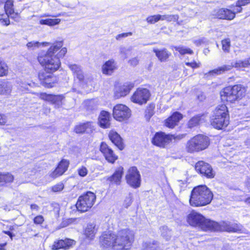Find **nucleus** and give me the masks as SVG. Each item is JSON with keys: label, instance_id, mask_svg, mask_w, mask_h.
<instances>
[{"label": "nucleus", "instance_id": "nucleus-1", "mask_svg": "<svg viewBox=\"0 0 250 250\" xmlns=\"http://www.w3.org/2000/svg\"><path fill=\"white\" fill-rule=\"evenodd\" d=\"M132 231L125 229L118 231L117 234L104 231L99 237V243L101 247L111 248L113 250H129L134 241Z\"/></svg>", "mask_w": 250, "mask_h": 250}, {"label": "nucleus", "instance_id": "nucleus-2", "mask_svg": "<svg viewBox=\"0 0 250 250\" xmlns=\"http://www.w3.org/2000/svg\"><path fill=\"white\" fill-rule=\"evenodd\" d=\"M62 42H58L51 45L45 54H40L38 57L39 63L44 67L45 71L53 73L61 66L60 58L63 57L67 52L65 47L62 48Z\"/></svg>", "mask_w": 250, "mask_h": 250}, {"label": "nucleus", "instance_id": "nucleus-3", "mask_svg": "<svg viewBox=\"0 0 250 250\" xmlns=\"http://www.w3.org/2000/svg\"><path fill=\"white\" fill-rule=\"evenodd\" d=\"M213 193L205 185L194 187L191 191L189 203L193 207H201L209 204L213 198Z\"/></svg>", "mask_w": 250, "mask_h": 250}, {"label": "nucleus", "instance_id": "nucleus-4", "mask_svg": "<svg viewBox=\"0 0 250 250\" xmlns=\"http://www.w3.org/2000/svg\"><path fill=\"white\" fill-rule=\"evenodd\" d=\"M187 220L190 226L204 231H217L220 229L218 223L207 219L196 212L193 211L189 213L187 216Z\"/></svg>", "mask_w": 250, "mask_h": 250}, {"label": "nucleus", "instance_id": "nucleus-5", "mask_svg": "<svg viewBox=\"0 0 250 250\" xmlns=\"http://www.w3.org/2000/svg\"><path fill=\"white\" fill-rule=\"evenodd\" d=\"M229 119L227 107L225 104H221L213 111L211 125L216 129H223L229 124Z\"/></svg>", "mask_w": 250, "mask_h": 250}, {"label": "nucleus", "instance_id": "nucleus-6", "mask_svg": "<svg viewBox=\"0 0 250 250\" xmlns=\"http://www.w3.org/2000/svg\"><path fill=\"white\" fill-rule=\"evenodd\" d=\"M246 92V89L244 86L237 84L225 87L221 92L220 95L222 100L233 103L244 97Z\"/></svg>", "mask_w": 250, "mask_h": 250}, {"label": "nucleus", "instance_id": "nucleus-7", "mask_svg": "<svg viewBox=\"0 0 250 250\" xmlns=\"http://www.w3.org/2000/svg\"><path fill=\"white\" fill-rule=\"evenodd\" d=\"M209 144V138L199 134L193 137L187 143L186 148L188 152H196L205 149Z\"/></svg>", "mask_w": 250, "mask_h": 250}, {"label": "nucleus", "instance_id": "nucleus-8", "mask_svg": "<svg viewBox=\"0 0 250 250\" xmlns=\"http://www.w3.org/2000/svg\"><path fill=\"white\" fill-rule=\"evenodd\" d=\"M96 199L95 194L88 191L79 197L76 204V208L81 212L87 211L93 206Z\"/></svg>", "mask_w": 250, "mask_h": 250}, {"label": "nucleus", "instance_id": "nucleus-9", "mask_svg": "<svg viewBox=\"0 0 250 250\" xmlns=\"http://www.w3.org/2000/svg\"><path fill=\"white\" fill-rule=\"evenodd\" d=\"M183 137V135L175 136L174 135L166 134L164 132H159L155 134L152 139V143L156 146L164 148L169 144L172 139L180 140Z\"/></svg>", "mask_w": 250, "mask_h": 250}, {"label": "nucleus", "instance_id": "nucleus-10", "mask_svg": "<svg viewBox=\"0 0 250 250\" xmlns=\"http://www.w3.org/2000/svg\"><path fill=\"white\" fill-rule=\"evenodd\" d=\"M247 64L246 59L242 60H238L235 61L234 62H231L229 64H225L220 67H219L216 69H214L209 72L210 75H220L226 71L230 70L233 67L236 68L247 67Z\"/></svg>", "mask_w": 250, "mask_h": 250}, {"label": "nucleus", "instance_id": "nucleus-11", "mask_svg": "<svg viewBox=\"0 0 250 250\" xmlns=\"http://www.w3.org/2000/svg\"><path fill=\"white\" fill-rule=\"evenodd\" d=\"M113 116L118 121H124L129 119L131 116V110L123 104L116 105L113 110Z\"/></svg>", "mask_w": 250, "mask_h": 250}, {"label": "nucleus", "instance_id": "nucleus-12", "mask_svg": "<svg viewBox=\"0 0 250 250\" xmlns=\"http://www.w3.org/2000/svg\"><path fill=\"white\" fill-rule=\"evenodd\" d=\"M127 183L134 188H137L141 184V175L135 167H131L125 176Z\"/></svg>", "mask_w": 250, "mask_h": 250}, {"label": "nucleus", "instance_id": "nucleus-13", "mask_svg": "<svg viewBox=\"0 0 250 250\" xmlns=\"http://www.w3.org/2000/svg\"><path fill=\"white\" fill-rule=\"evenodd\" d=\"M150 96L149 90L146 88H139L131 97L132 102L142 104L146 103Z\"/></svg>", "mask_w": 250, "mask_h": 250}, {"label": "nucleus", "instance_id": "nucleus-14", "mask_svg": "<svg viewBox=\"0 0 250 250\" xmlns=\"http://www.w3.org/2000/svg\"><path fill=\"white\" fill-rule=\"evenodd\" d=\"M76 242L74 240L69 238L56 240L50 246V248L52 250L60 249L68 250L73 248L76 245Z\"/></svg>", "mask_w": 250, "mask_h": 250}, {"label": "nucleus", "instance_id": "nucleus-15", "mask_svg": "<svg viewBox=\"0 0 250 250\" xmlns=\"http://www.w3.org/2000/svg\"><path fill=\"white\" fill-rule=\"evenodd\" d=\"M195 168L197 172L208 178H212L215 176V173L211 167L204 161L197 162L195 165Z\"/></svg>", "mask_w": 250, "mask_h": 250}, {"label": "nucleus", "instance_id": "nucleus-16", "mask_svg": "<svg viewBox=\"0 0 250 250\" xmlns=\"http://www.w3.org/2000/svg\"><path fill=\"white\" fill-rule=\"evenodd\" d=\"M46 71L41 72L39 73V79L41 83L47 88L52 87L57 82L55 76Z\"/></svg>", "mask_w": 250, "mask_h": 250}, {"label": "nucleus", "instance_id": "nucleus-17", "mask_svg": "<svg viewBox=\"0 0 250 250\" xmlns=\"http://www.w3.org/2000/svg\"><path fill=\"white\" fill-rule=\"evenodd\" d=\"M212 15L216 18L227 20H232L235 18V13L227 8L215 9Z\"/></svg>", "mask_w": 250, "mask_h": 250}, {"label": "nucleus", "instance_id": "nucleus-18", "mask_svg": "<svg viewBox=\"0 0 250 250\" xmlns=\"http://www.w3.org/2000/svg\"><path fill=\"white\" fill-rule=\"evenodd\" d=\"M100 151L109 163L113 164L118 159V156L114 153L113 151L104 142L101 144Z\"/></svg>", "mask_w": 250, "mask_h": 250}, {"label": "nucleus", "instance_id": "nucleus-19", "mask_svg": "<svg viewBox=\"0 0 250 250\" xmlns=\"http://www.w3.org/2000/svg\"><path fill=\"white\" fill-rule=\"evenodd\" d=\"M68 67L72 71L74 78L77 79L81 83H88L81 66L76 64H68Z\"/></svg>", "mask_w": 250, "mask_h": 250}, {"label": "nucleus", "instance_id": "nucleus-20", "mask_svg": "<svg viewBox=\"0 0 250 250\" xmlns=\"http://www.w3.org/2000/svg\"><path fill=\"white\" fill-rule=\"evenodd\" d=\"M68 165V161L62 160L59 163L57 167L50 174L49 176L53 179L61 176L67 169Z\"/></svg>", "mask_w": 250, "mask_h": 250}, {"label": "nucleus", "instance_id": "nucleus-21", "mask_svg": "<svg viewBox=\"0 0 250 250\" xmlns=\"http://www.w3.org/2000/svg\"><path fill=\"white\" fill-rule=\"evenodd\" d=\"M133 87L132 83H125L120 86L116 87L115 91V97L117 99L126 96Z\"/></svg>", "mask_w": 250, "mask_h": 250}, {"label": "nucleus", "instance_id": "nucleus-22", "mask_svg": "<svg viewBox=\"0 0 250 250\" xmlns=\"http://www.w3.org/2000/svg\"><path fill=\"white\" fill-rule=\"evenodd\" d=\"M123 173V167H119L116 169L114 173L111 176L107 177L106 179L110 182L111 184L119 185L121 183L122 175Z\"/></svg>", "mask_w": 250, "mask_h": 250}, {"label": "nucleus", "instance_id": "nucleus-23", "mask_svg": "<svg viewBox=\"0 0 250 250\" xmlns=\"http://www.w3.org/2000/svg\"><path fill=\"white\" fill-rule=\"evenodd\" d=\"M110 113L105 111H102L101 112L98 118V124L102 128H108L110 124Z\"/></svg>", "mask_w": 250, "mask_h": 250}, {"label": "nucleus", "instance_id": "nucleus-24", "mask_svg": "<svg viewBox=\"0 0 250 250\" xmlns=\"http://www.w3.org/2000/svg\"><path fill=\"white\" fill-rule=\"evenodd\" d=\"M93 123L87 122L85 123L80 124L75 126L74 131L76 133H83L89 132L94 129Z\"/></svg>", "mask_w": 250, "mask_h": 250}, {"label": "nucleus", "instance_id": "nucleus-25", "mask_svg": "<svg viewBox=\"0 0 250 250\" xmlns=\"http://www.w3.org/2000/svg\"><path fill=\"white\" fill-rule=\"evenodd\" d=\"M182 115L178 112H174L170 117L166 120L165 125L169 128H173L182 118Z\"/></svg>", "mask_w": 250, "mask_h": 250}, {"label": "nucleus", "instance_id": "nucleus-26", "mask_svg": "<svg viewBox=\"0 0 250 250\" xmlns=\"http://www.w3.org/2000/svg\"><path fill=\"white\" fill-rule=\"evenodd\" d=\"M153 51L155 53L156 56L161 62H166L171 56V53L167 49L163 48L159 49L153 48Z\"/></svg>", "mask_w": 250, "mask_h": 250}, {"label": "nucleus", "instance_id": "nucleus-27", "mask_svg": "<svg viewBox=\"0 0 250 250\" xmlns=\"http://www.w3.org/2000/svg\"><path fill=\"white\" fill-rule=\"evenodd\" d=\"M108 136L111 142L120 150H122L124 148L122 139L120 135L116 131H111L109 133Z\"/></svg>", "mask_w": 250, "mask_h": 250}, {"label": "nucleus", "instance_id": "nucleus-28", "mask_svg": "<svg viewBox=\"0 0 250 250\" xmlns=\"http://www.w3.org/2000/svg\"><path fill=\"white\" fill-rule=\"evenodd\" d=\"M117 68L116 64L114 60L106 61L102 66L103 73L106 75H110Z\"/></svg>", "mask_w": 250, "mask_h": 250}, {"label": "nucleus", "instance_id": "nucleus-29", "mask_svg": "<svg viewBox=\"0 0 250 250\" xmlns=\"http://www.w3.org/2000/svg\"><path fill=\"white\" fill-rule=\"evenodd\" d=\"M98 228L94 223H89L85 229V235L89 240H93L97 231Z\"/></svg>", "mask_w": 250, "mask_h": 250}, {"label": "nucleus", "instance_id": "nucleus-30", "mask_svg": "<svg viewBox=\"0 0 250 250\" xmlns=\"http://www.w3.org/2000/svg\"><path fill=\"white\" fill-rule=\"evenodd\" d=\"M12 84L8 81H3L0 83V94L9 95L12 90Z\"/></svg>", "mask_w": 250, "mask_h": 250}, {"label": "nucleus", "instance_id": "nucleus-31", "mask_svg": "<svg viewBox=\"0 0 250 250\" xmlns=\"http://www.w3.org/2000/svg\"><path fill=\"white\" fill-rule=\"evenodd\" d=\"M205 115H198L194 116L189 120L188 123V126L192 128L199 125V124L205 120Z\"/></svg>", "mask_w": 250, "mask_h": 250}, {"label": "nucleus", "instance_id": "nucleus-32", "mask_svg": "<svg viewBox=\"0 0 250 250\" xmlns=\"http://www.w3.org/2000/svg\"><path fill=\"white\" fill-rule=\"evenodd\" d=\"M14 179V176L9 172H0V183H10L13 182Z\"/></svg>", "mask_w": 250, "mask_h": 250}, {"label": "nucleus", "instance_id": "nucleus-33", "mask_svg": "<svg viewBox=\"0 0 250 250\" xmlns=\"http://www.w3.org/2000/svg\"><path fill=\"white\" fill-rule=\"evenodd\" d=\"M62 95H51L50 102L55 105V106L59 107L62 104V100L64 99Z\"/></svg>", "mask_w": 250, "mask_h": 250}, {"label": "nucleus", "instance_id": "nucleus-34", "mask_svg": "<svg viewBox=\"0 0 250 250\" xmlns=\"http://www.w3.org/2000/svg\"><path fill=\"white\" fill-rule=\"evenodd\" d=\"M60 22V20L59 19H42L40 21V23L42 25H47L49 26H53L58 24Z\"/></svg>", "mask_w": 250, "mask_h": 250}, {"label": "nucleus", "instance_id": "nucleus-35", "mask_svg": "<svg viewBox=\"0 0 250 250\" xmlns=\"http://www.w3.org/2000/svg\"><path fill=\"white\" fill-rule=\"evenodd\" d=\"M13 1L11 0H7L5 2L4 9L7 15L9 17L14 13L13 8Z\"/></svg>", "mask_w": 250, "mask_h": 250}, {"label": "nucleus", "instance_id": "nucleus-36", "mask_svg": "<svg viewBox=\"0 0 250 250\" xmlns=\"http://www.w3.org/2000/svg\"><path fill=\"white\" fill-rule=\"evenodd\" d=\"M41 44L43 46H48L50 44V43L48 42H43L41 43L37 41H32L27 43L26 46L29 49H34L39 47Z\"/></svg>", "mask_w": 250, "mask_h": 250}, {"label": "nucleus", "instance_id": "nucleus-37", "mask_svg": "<svg viewBox=\"0 0 250 250\" xmlns=\"http://www.w3.org/2000/svg\"><path fill=\"white\" fill-rule=\"evenodd\" d=\"M157 242L155 241L146 242L144 244V250H157Z\"/></svg>", "mask_w": 250, "mask_h": 250}, {"label": "nucleus", "instance_id": "nucleus-38", "mask_svg": "<svg viewBox=\"0 0 250 250\" xmlns=\"http://www.w3.org/2000/svg\"><path fill=\"white\" fill-rule=\"evenodd\" d=\"M179 16L178 15H161V21H166L168 22L176 21H178Z\"/></svg>", "mask_w": 250, "mask_h": 250}, {"label": "nucleus", "instance_id": "nucleus-39", "mask_svg": "<svg viewBox=\"0 0 250 250\" xmlns=\"http://www.w3.org/2000/svg\"><path fill=\"white\" fill-rule=\"evenodd\" d=\"M174 48L178 51L181 55H184L186 54H193V51L189 48L183 46H174Z\"/></svg>", "mask_w": 250, "mask_h": 250}, {"label": "nucleus", "instance_id": "nucleus-40", "mask_svg": "<svg viewBox=\"0 0 250 250\" xmlns=\"http://www.w3.org/2000/svg\"><path fill=\"white\" fill-rule=\"evenodd\" d=\"M8 72L7 64L0 59V77L6 76Z\"/></svg>", "mask_w": 250, "mask_h": 250}, {"label": "nucleus", "instance_id": "nucleus-41", "mask_svg": "<svg viewBox=\"0 0 250 250\" xmlns=\"http://www.w3.org/2000/svg\"><path fill=\"white\" fill-rule=\"evenodd\" d=\"M222 48L225 53H229L230 47V40L229 39H225L221 42Z\"/></svg>", "mask_w": 250, "mask_h": 250}, {"label": "nucleus", "instance_id": "nucleus-42", "mask_svg": "<svg viewBox=\"0 0 250 250\" xmlns=\"http://www.w3.org/2000/svg\"><path fill=\"white\" fill-rule=\"evenodd\" d=\"M160 17L161 15L159 14L150 16L146 18V21L148 23L154 24L158 21H161Z\"/></svg>", "mask_w": 250, "mask_h": 250}, {"label": "nucleus", "instance_id": "nucleus-43", "mask_svg": "<svg viewBox=\"0 0 250 250\" xmlns=\"http://www.w3.org/2000/svg\"><path fill=\"white\" fill-rule=\"evenodd\" d=\"M131 48H126L125 47H121L120 49V53L122 57L124 59H125L127 58L128 56L129 55V53L131 51Z\"/></svg>", "mask_w": 250, "mask_h": 250}, {"label": "nucleus", "instance_id": "nucleus-44", "mask_svg": "<svg viewBox=\"0 0 250 250\" xmlns=\"http://www.w3.org/2000/svg\"><path fill=\"white\" fill-rule=\"evenodd\" d=\"M226 230L229 232H238L241 230V226L237 224H234L229 225Z\"/></svg>", "mask_w": 250, "mask_h": 250}, {"label": "nucleus", "instance_id": "nucleus-45", "mask_svg": "<svg viewBox=\"0 0 250 250\" xmlns=\"http://www.w3.org/2000/svg\"><path fill=\"white\" fill-rule=\"evenodd\" d=\"M162 235L163 237H166V239H168L171 234L170 230L166 226H163L160 228Z\"/></svg>", "mask_w": 250, "mask_h": 250}, {"label": "nucleus", "instance_id": "nucleus-46", "mask_svg": "<svg viewBox=\"0 0 250 250\" xmlns=\"http://www.w3.org/2000/svg\"><path fill=\"white\" fill-rule=\"evenodd\" d=\"M64 188V185L62 183H59L52 187V190L54 192H60Z\"/></svg>", "mask_w": 250, "mask_h": 250}, {"label": "nucleus", "instance_id": "nucleus-47", "mask_svg": "<svg viewBox=\"0 0 250 250\" xmlns=\"http://www.w3.org/2000/svg\"><path fill=\"white\" fill-rule=\"evenodd\" d=\"M40 99L49 102L51 94H47L45 93H37L36 94Z\"/></svg>", "mask_w": 250, "mask_h": 250}, {"label": "nucleus", "instance_id": "nucleus-48", "mask_svg": "<svg viewBox=\"0 0 250 250\" xmlns=\"http://www.w3.org/2000/svg\"><path fill=\"white\" fill-rule=\"evenodd\" d=\"M207 42V40L204 38H201L194 40L193 42L197 45L199 46L202 44H204Z\"/></svg>", "mask_w": 250, "mask_h": 250}, {"label": "nucleus", "instance_id": "nucleus-49", "mask_svg": "<svg viewBox=\"0 0 250 250\" xmlns=\"http://www.w3.org/2000/svg\"><path fill=\"white\" fill-rule=\"evenodd\" d=\"M79 175L82 177L85 176L87 174V169L85 167H82L78 169Z\"/></svg>", "mask_w": 250, "mask_h": 250}, {"label": "nucleus", "instance_id": "nucleus-50", "mask_svg": "<svg viewBox=\"0 0 250 250\" xmlns=\"http://www.w3.org/2000/svg\"><path fill=\"white\" fill-rule=\"evenodd\" d=\"M44 221V218L42 215H38L34 219V223L35 224H41Z\"/></svg>", "mask_w": 250, "mask_h": 250}, {"label": "nucleus", "instance_id": "nucleus-51", "mask_svg": "<svg viewBox=\"0 0 250 250\" xmlns=\"http://www.w3.org/2000/svg\"><path fill=\"white\" fill-rule=\"evenodd\" d=\"M139 59L137 57L133 58L128 61V63L133 66H136L139 63Z\"/></svg>", "mask_w": 250, "mask_h": 250}, {"label": "nucleus", "instance_id": "nucleus-52", "mask_svg": "<svg viewBox=\"0 0 250 250\" xmlns=\"http://www.w3.org/2000/svg\"><path fill=\"white\" fill-rule=\"evenodd\" d=\"M186 64L192 68H196L200 67V63L199 62L197 63L195 62H186Z\"/></svg>", "mask_w": 250, "mask_h": 250}, {"label": "nucleus", "instance_id": "nucleus-53", "mask_svg": "<svg viewBox=\"0 0 250 250\" xmlns=\"http://www.w3.org/2000/svg\"><path fill=\"white\" fill-rule=\"evenodd\" d=\"M132 203V199L131 197L129 196L126 197L124 203V206L125 208H127Z\"/></svg>", "mask_w": 250, "mask_h": 250}, {"label": "nucleus", "instance_id": "nucleus-54", "mask_svg": "<svg viewBox=\"0 0 250 250\" xmlns=\"http://www.w3.org/2000/svg\"><path fill=\"white\" fill-rule=\"evenodd\" d=\"M249 3H250V0H239L236 2L237 5L240 6L241 7L245 6Z\"/></svg>", "mask_w": 250, "mask_h": 250}, {"label": "nucleus", "instance_id": "nucleus-55", "mask_svg": "<svg viewBox=\"0 0 250 250\" xmlns=\"http://www.w3.org/2000/svg\"><path fill=\"white\" fill-rule=\"evenodd\" d=\"M131 35H132V33H131V32L122 33V34L118 35L116 37V39L117 40H119L121 38H125V37H128V36H131Z\"/></svg>", "mask_w": 250, "mask_h": 250}, {"label": "nucleus", "instance_id": "nucleus-56", "mask_svg": "<svg viewBox=\"0 0 250 250\" xmlns=\"http://www.w3.org/2000/svg\"><path fill=\"white\" fill-rule=\"evenodd\" d=\"M1 23L4 25H8L10 24V21L8 18L0 19Z\"/></svg>", "mask_w": 250, "mask_h": 250}, {"label": "nucleus", "instance_id": "nucleus-57", "mask_svg": "<svg viewBox=\"0 0 250 250\" xmlns=\"http://www.w3.org/2000/svg\"><path fill=\"white\" fill-rule=\"evenodd\" d=\"M6 123V118L4 115L0 113V125H4Z\"/></svg>", "mask_w": 250, "mask_h": 250}, {"label": "nucleus", "instance_id": "nucleus-58", "mask_svg": "<svg viewBox=\"0 0 250 250\" xmlns=\"http://www.w3.org/2000/svg\"><path fill=\"white\" fill-rule=\"evenodd\" d=\"M242 10V7L240 6H237L236 4L235 7L233 9L232 12H234L235 15L236 13L241 12Z\"/></svg>", "mask_w": 250, "mask_h": 250}, {"label": "nucleus", "instance_id": "nucleus-59", "mask_svg": "<svg viewBox=\"0 0 250 250\" xmlns=\"http://www.w3.org/2000/svg\"><path fill=\"white\" fill-rule=\"evenodd\" d=\"M245 186L249 191H250V179H248L245 182Z\"/></svg>", "mask_w": 250, "mask_h": 250}, {"label": "nucleus", "instance_id": "nucleus-60", "mask_svg": "<svg viewBox=\"0 0 250 250\" xmlns=\"http://www.w3.org/2000/svg\"><path fill=\"white\" fill-rule=\"evenodd\" d=\"M30 208H31V209L36 210H38L39 208V206L38 205H37L36 204H32L30 206Z\"/></svg>", "mask_w": 250, "mask_h": 250}, {"label": "nucleus", "instance_id": "nucleus-61", "mask_svg": "<svg viewBox=\"0 0 250 250\" xmlns=\"http://www.w3.org/2000/svg\"><path fill=\"white\" fill-rule=\"evenodd\" d=\"M3 232L6 234H7L8 235H9L11 239H12V237L13 236H14L12 233L9 231H4Z\"/></svg>", "mask_w": 250, "mask_h": 250}, {"label": "nucleus", "instance_id": "nucleus-62", "mask_svg": "<svg viewBox=\"0 0 250 250\" xmlns=\"http://www.w3.org/2000/svg\"><path fill=\"white\" fill-rule=\"evenodd\" d=\"M244 202L246 204L250 205V196L244 200Z\"/></svg>", "mask_w": 250, "mask_h": 250}, {"label": "nucleus", "instance_id": "nucleus-63", "mask_svg": "<svg viewBox=\"0 0 250 250\" xmlns=\"http://www.w3.org/2000/svg\"><path fill=\"white\" fill-rule=\"evenodd\" d=\"M27 85L26 84H24V85H23V86H22H22H21V91H23L24 90H26V89H28V88H27Z\"/></svg>", "mask_w": 250, "mask_h": 250}, {"label": "nucleus", "instance_id": "nucleus-64", "mask_svg": "<svg viewBox=\"0 0 250 250\" xmlns=\"http://www.w3.org/2000/svg\"><path fill=\"white\" fill-rule=\"evenodd\" d=\"M248 67L250 65V57L246 59Z\"/></svg>", "mask_w": 250, "mask_h": 250}]
</instances>
